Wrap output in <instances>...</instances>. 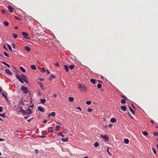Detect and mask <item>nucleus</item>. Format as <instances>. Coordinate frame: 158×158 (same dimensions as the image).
<instances>
[{"label": "nucleus", "mask_w": 158, "mask_h": 158, "mask_svg": "<svg viewBox=\"0 0 158 158\" xmlns=\"http://www.w3.org/2000/svg\"><path fill=\"white\" fill-rule=\"evenodd\" d=\"M78 88L80 89L81 91H84L85 92L86 91V88L85 86L81 84H78Z\"/></svg>", "instance_id": "nucleus-1"}, {"label": "nucleus", "mask_w": 158, "mask_h": 158, "mask_svg": "<svg viewBox=\"0 0 158 158\" xmlns=\"http://www.w3.org/2000/svg\"><path fill=\"white\" fill-rule=\"evenodd\" d=\"M16 110L18 113H21L22 114H24L25 110L21 107L19 106L16 108Z\"/></svg>", "instance_id": "nucleus-2"}, {"label": "nucleus", "mask_w": 158, "mask_h": 158, "mask_svg": "<svg viewBox=\"0 0 158 158\" xmlns=\"http://www.w3.org/2000/svg\"><path fill=\"white\" fill-rule=\"evenodd\" d=\"M23 93L25 94H27L28 92V89L27 87L24 86H22L21 87V89Z\"/></svg>", "instance_id": "nucleus-3"}, {"label": "nucleus", "mask_w": 158, "mask_h": 158, "mask_svg": "<svg viewBox=\"0 0 158 158\" xmlns=\"http://www.w3.org/2000/svg\"><path fill=\"white\" fill-rule=\"evenodd\" d=\"M22 34L24 36V37L26 39H30V38H28V34L25 32V31H23L22 32Z\"/></svg>", "instance_id": "nucleus-4"}, {"label": "nucleus", "mask_w": 158, "mask_h": 158, "mask_svg": "<svg viewBox=\"0 0 158 158\" xmlns=\"http://www.w3.org/2000/svg\"><path fill=\"white\" fill-rule=\"evenodd\" d=\"M32 113V111L31 109L28 108L27 111L25 110L24 114H26L27 115H29L31 114Z\"/></svg>", "instance_id": "nucleus-5"}, {"label": "nucleus", "mask_w": 158, "mask_h": 158, "mask_svg": "<svg viewBox=\"0 0 158 158\" xmlns=\"http://www.w3.org/2000/svg\"><path fill=\"white\" fill-rule=\"evenodd\" d=\"M16 76L19 81H20L22 83H23L24 82L22 80L21 77L19 74H17Z\"/></svg>", "instance_id": "nucleus-6"}, {"label": "nucleus", "mask_w": 158, "mask_h": 158, "mask_svg": "<svg viewBox=\"0 0 158 158\" xmlns=\"http://www.w3.org/2000/svg\"><path fill=\"white\" fill-rule=\"evenodd\" d=\"M101 137L102 138L104 139L106 141H108L109 137L108 136H107V135H101Z\"/></svg>", "instance_id": "nucleus-7"}, {"label": "nucleus", "mask_w": 158, "mask_h": 158, "mask_svg": "<svg viewBox=\"0 0 158 158\" xmlns=\"http://www.w3.org/2000/svg\"><path fill=\"white\" fill-rule=\"evenodd\" d=\"M8 8L9 9V12L10 13H12L13 11V8L11 6H9Z\"/></svg>", "instance_id": "nucleus-8"}, {"label": "nucleus", "mask_w": 158, "mask_h": 158, "mask_svg": "<svg viewBox=\"0 0 158 158\" xmlns=\"http://www.w3.org/2000/svg\"><path fill=\"white\" fill-rule=\"evenodd\" d=\"M5 72L8 75H11L12 74V72L10 71V70H5Z\"/></svg>", "instance_id": "nucleus-9"}, {"label": "nucleus", "mask_w": 158, "mask_h": 158, "mask_svg": "<svg viewBox=\"0 0 158 158\" xmlns=\"http://www.w3.org/2000/svg\"><path fill=\"white\" fill-rule=\"evenodd\" d=\"M38 110L40 111V112L42 113H44V111L42 107H41L40 106H38Z\"/></svg>", "instance_id": "nucleus-10"}, {"label": "nucleus", "mask_w": 158, "mask_h": 158, "mask_svg": "<svg viewBox=\"0 0 158 158\" xmlns=\"http://www.w3.org/2000/svg\"><path fill=\"white\" fill-rule=\"evenodd\" d=\"M120 108L124 112L126 110L127 107L125 106H121Z\"/></svg>", "instance_id": "nucleus-11"}, {"label": "nucleus", "mask_w": 158, "mask_h": 158, "mask_svg": "<svg viewBox=\"0 0 158 158\" xmlns=\"http://www.w3.org/2000/svg\"><path fill=\"white\" fill-rule=\"evenodd\" d=\"M55 115L56 113L55 112H52L51 114H48V117H50L51 116H53V117H54L55 116Z\"/></svg>", "instance_id": "nucleus-12"}, {"label": "nucleus", "mask_w": 158, "mask_h": 158, "mask_svg": "<svg viewBox=\"0 0 158 158\" xmlns=\"http://www.w3.org/2000/svg\"><path fill=\"white\" fill-rule=\"evenodd\" d=\"M116 119L114 118H112L110 120V122L111 123H114V122H116Z\"/></svg>", "instance_id": "nucleus-13"}, {"label": "nucleus", "mask_w": 158, "mask_h": 158, "mask_svg": "<svg viewBox=\"0 0 158 158\" xmlns=\"http://www.w3.org/2000/svg\"><path fill=\"white\" fill-rule=\"evenodd\" d=\"M52 127H49L48 129V131L49 132H53V130L52 129Z\"/></svg>", "instance_id": "nucleus-14"}, {"label": "nucleus", "mask_w": 158, "mask_h": 158, "mask_svg": "<svg viewBox=\"0 0 158 158\" xmlns=\"http://www.w3.org/2000/svg\"><path fill=\"white\" fill-rule=\"evenodd\" d=\"M90 82L93 84H96V80L94 79L93 78H91L90 80Z\"/></svg>", "instance_id": "nucleus-15"}, {"label": "nucleus", "mask_w": 158, "mask_h": 158, "mask_svg": "<svg viewBox=\"0 0 158 158\" xmlns=\"http://www.w3.org/2000/svg\"><path fill=\"white\" fill-rule=\"evenodd\" d=\"M61 140L64 142L68 141V137H67L66 138H62Z\"/></svg>", "instance_id": "nucleus-16"}, {"label": "nucleus", "mask_w": 158, "mask_h": 158, "mask_svg": "<svg viewBox=\"0 0 158 158\" xmlns=\"http://www.w3.org/2000/svg\"><path fill=\"white\" fill-rule=\"evenodd\" d=\"M124 142L126 144H128L129 142V140L128 139H124Z\"/></svg>", "instance_id": "nucleus-17"}, {"label": "nucleus", "mask_w": 158, "mask_h": 158, "mask_svg": "<svg viewBox=\"0 0 158 158\" xmlns=\"http://www.w3.org/2000/svg\"><path fill=\"white\" fill-rule=\"evenodd\" d=\"M129 108L130 109V111L133 114H135L134 111L133 110V109L131 108V107L129 106Z\"/></svg>", "instance_id": "nucleus-18"}, {"label": "nucleus", "mask_w": 158, "mask_h": 158, "mask_svg": "<svg viewBox=\"0 0 158 158\" xmlns=\"http://www.w3.org/2000/svg\"><path fill=\"white\" fill-rule=\"evenodd\" d=\"M142 133L145 136H147L148 135V134L147 131H144L142 132Z\"/></svg>", "instance_id": "nucleus-19"}, {"label": "nucleus", "mask_w": 158, "mask_h": 158, "mask_svg": "<svg viewBox=\"0 0 158 158\" xmlns=\"http://www.w3.org/2000/svg\"><path fill=\"white\" fill-rule=\"evenodd\" d=\"M74 100V98L73 97H69V100L70 102H72Z\"/></svg>", "instance_id": "nucleus-20"}, {"label": "nucleus", "mask_w": 158, "mask_h": 158, "mask_svg": "<svg viewBox=\"0 0 158 158\" xmlns=\"http://www.w3.org/2000/svg\"><path fill=\"white\" fill-rule=\"evenodd\" d=\"M60 126L59 125H56V130H57V131H60Z\"/></svg>", "instance_id": "nucleus-21"}, {"label": "nucleus", "mask_w": 158, "mask_h": 158, "mask_svg": "<svg viewBox=\"0 0 158 158\" xmlns=\"http://www.w3.org/2000/svg\"><path fill=\"white\" fill-rule=\"evenodd\" d=\"M25 49L28 52H29L31 51L30 48L28 47H25Z\"/></svg>", "instance_id": "nucleus-22"}, {"label": "nucleus", "mask_w": 158, "mask_h": 158, "mask_svg": "<svg viewBox=\"0 0 158 158\" xmlns=\"http://www.w3.org/2000/svg\"><path fill=\"white\" fill-rule=\"evenodd\" d=\"M55 76H54L53 74H51V75L49 77V79L50 80H51L54 77H55Z\"/></svg>", "instance_id": "nucleus-23"}, {"label": "nucleus", "mask_w": 158, "mask_h": 158, "mask_svg": "<svg viewBox=\"0 0 158 158\" xmlns=\"http://www.w3.org/2000/svg\"><path fill=\"white\" fill-rule=\"evenodd\" d=\"M2 63L4 65H6L8 67V68H11L10 67V65H9L8 64H7L6 63L3 62H2Z\"/></svg>", "instance_id": "nucleus-24"}, {"label": "nucleus", "mask_w": 158, "mask_h": 158, "mask_svg": "<svg viewBox=\"0 0 158 158\" xmlns=\"http://www.w3.org/2000/svg\"><path fill=\"white\" fill-rule=\"evenodd\" d=\"M70 69H73L74 68V65H70L69 66Z\"/></svg>", "instance_id": "nucleus-25"}, {"label": "nucleus", "mask_w": 158, "mask_h": 158, "mask_svg": "<svg viewBox=\"0 0 158 158\" xmlns=\"http://www.w3.org/2000/svg\"><path fill=\"white\" fill-rule=\"evenodd\" d=\"M102 85L100 83H98L97 85V87L99 89H101L102 87Z\"/></svg>", "instance_id": "nucleus-26"}, {"label": "nucleus", "mask_w": 158, "mask_h": 158, "mask_svg": "<svg viewBox=\"0 0 158 158\" xmlns=\"http://www.w3.org/2000/svg\"><path fill=\"white\" fill-rule=\"evenodd\" d=\"M46 101V100L45 99H41L40 102L42 103H44Z\"/></svg>", "instance_id": "nucleus-27"}, {"label": "nucleus", "mask_w": 158, "mask_h": 158, "mask_svg": "<svg viewBox=\"0 0 158 158\" xmlns=\"http://www.w3.org/2000/svg\"><path fill=\"white\" fill-rule=\"evenodd\" d=\"M152 151L155 154H156V151L155 149L154 148H152Z\"/></svg>", "instance_id": "nucleus-28"}, {"label": "nucleus", "mask_w": 158, "mask_h": 158, "mask_svg": "<svg viewBox=\"0 0 158 158\" xmlns=\"http://www.w3.org/2000/svg\"><path fill=\"white\" fill-rule=\"evenodd\" d=\"M12 35L14 38L16 39L17 38V34H13Z\"/></svg>", "instance_id": "nucleus-29"}, {"label": "nucleus", "mask_w": 158, "mask_h": 158, "mask_svg": "<svg viewBox=\"0 0 158 158\" xmlns=\"http://www.w3.org/2000/svg\"><path fill=\"white\" fill-rule=\"evenodd\" d=\"M31 69H36V67L35 65H32L31 66Z\"/></svg>", "instance_id": "nucleus-30"}, {"label": "nucleus", "mask_w": 158, "mask_h": 158, "mask_svg": "<svg viewBox=\"0 0 158 158\" xmlns=\"http://www.w3.org/2000/svg\"><path fill=\"white\" fill-rule=\"evenodd\" d=\"M91 103V102L90 101H87L86 102V104L88 105H90Z\"/></svg>", "instance_id": "nucleus-31"}, {"label": "nucleus", "mask_w": 158, "mask_h": 158, "mask_svg": "<svg viewBox=\"0 0 158 158\" xmlns=\"http://www.w3.org/2000/svg\"><path fill=\"white\" fill-rule=\"evenodd\" d=\"M4 24L6 26H7L9 24V23L5 21L4 22Z\"/></svg>", "instance_id": "nucleus-32"}, {"label": "nucleus", "mask_w": 158, "mask_h": 158, "mask_svg": "<svg viewBox=\"0 0 158 158\" xmlns=\"http://www.w3.org/2000/svg\"><path fill=\"white\" fill-rule=\"evenodd\" d=\"M7 46L8 47V48H9V50H10V51H12V49L11 47L10 46V45L8 44H7Z\"/></svg>", "instance_id": "nucleus-33"}, {"label": "nucleus", "mask_w": 158, "mask_h": 158, "mask_svg": "<svg viewBox=\"0 0 158 158\" xmlns=\"http://www.w3.org/2000/svg\"><path fill=\"white\" fill-rule=\"evenodd\" d=\"M87 111L89 112H91L93 111V110L90 108H88V109Z\"/></svg>", "instance_id": "nucleus-34"}, {"label": "nucleus", "mask_w": 158, "mask_h": 158, "mask_svg": "<svg viewBox=\"0 0 158 158\" xmlns=\"http://www.w3.org/2000/svg\"><path fill=\"white\" fill-rule=\"evenodd\" d=\"M99 144L98 143L96 142L95 143L94 145L95 147H97L98 146H99Z\"/></svg>", "instance_id": "nucleus-35"}, {"label": "nucleus", "mask_w": 158, "mask_h": 158, "mask_svg": "<svg viewBox=\"0 0 158 158\" xmlns=\"http://www.w3.org/2000/svg\"><path fill=\"white\" fill-rule=\"evenodd\" d=\"M0 116L2 117L3 118L5 117V114H0Z\"/></svg>", "instance_id": "nucleus-36"}, {"label": "nucleus", "mask_w": 158, "mask_h": 158, "mask_svg": "<svg viewBox=\"0 0 158 158\" xmlns=\"http://www.w3.org/2000/svg\"><path fill=\"white\" fill-rule=\"evenodd\" d=\"M3 53L5 56H7L8 57L9 56V54L8 53H6V52H4Z\"/></svg>", "instance_id": "nucleus-37"}, {"label": "nucleus", "mask_w": 158, "mask_h": 158, "mask_svg": "<svg viewBox=\"0 0 158 158\" xmlns=\"http://www.w3.org/2000/svg\"><path fill=\"white\" fill-rule=\"evenodd\" d=\"M121 102L123 104H125L126 102L125 100L123 99L121 100Z\"/></svg>", "instance_id": "nucleus-38"}, {"label": "nucleus", "mask_w": 158, "mask_h": 158, "mask_svg": "<svg viewBox=\"0 0 158 158\" xmlns=\"http://www.w3.org/2000/svg\"><path fill=\"white\" fill-rule=\"evenodd\" d=\"M11 46L12 47V48L13 49H15V44H14L12 43L11 44Z\"/></svg>", "instance_id": "nucleus-39"}, {"label": "nucleus", "mask_w": 158, "mask_h": 158, "mask_svg": "<svg viewBox=\"0 0 158 158\" xmlns=\"http://www.w3.org/2000/svg\"><path fill=\"white\" fill-rule=\"evenodd\" d=\"M64 68L65 69H69V66L66 65H64Z\"/></svg>", "instance_id": "nucleus-40"}, {"label": "nucleus", "mask_w": 158, "mask_h": 158, "mask_svg": "<svg viewBox=\"0 0 158 158\" xmlns=\"http://www.w3.org/2000/svg\"><path fill=\"white\" fill-rule=\"evenodd\" d=\"M153 135L155 136L158 135V132H154Z\"/></svg>", "instance_id": "nucleus-41"}, {"label": "nucleus", "mask_w": 158, "mask_h": 158, "mask_svg": "<svg viewBox=\"0 0 158 158\" xmlns=\"http://www.w3.org/2000/svg\"><path fill=\"white\" fill-rule=\"evenodd\" d=\"M109 148H107V152H108V153L110 155H111V154H110V152H109Z\"/></svg>", "instance_id": "nucleus-42"}, {"label": "nucleus", "mask_w": 158, "mask_h": 158, "mask_svg": "<svg viewBox=\"0 0 158 158\" xmlns=\"http://www.w3.org/2000/svg\"><path fill=\"white\" fill-rule=\"evenodd\" d=\"M47 70H41V72L43 73H45Z\"/></svg>", "instance_id": "nucleus-43"}, {"label": "nucleus", "mask_w": 158, "mask_h": 158, "mask_svg": "<svg viewBox=\"0 0 158 158\" xmlns=\"http://www.w3.org/2000/svg\"><path fill=\"white\" fill-rule=\"evenodd\" d=\"M15 18L16 19H18V20H20L21 19L20 18H18L16 16H15Z\"/></svg>", "instance_id": "nucleus-44"}, {"label": "nucleus", "mask_w": 158, "mask_h": 158, "mask_svg": "<svg viewBox=\"0 0 158 158\" xmlns=\"http://www.w3.org/2000/svg\"><path fill=\"white\" fill-rule=\"evenodd\" d=\"M2 95L3 97H4L5 98V97H6V95L5 94L3 93H2Z\"/></svg>", "instance_id": "nucleus-45"}, {"label": "nucleus", "mask_w": 158, "mask_h": 158, "mask_svg": "<svg viewBox=\"0 0 158 158\" xmlns=\"http://www.w3.org/2000/svg\"><path fill=\"white\" fill-rule=\"evenodd\" d=\"M121 96L123 98H124V99H125V100H127V98H126V97H125V96H123V95H121Z\"/></svg>", "instance_id": "nucleus-46"}, {"label": "nucleus", "mask_w": 158, "mask_h": 158, "mask_svg": "<svg viewBox=\"0 0 158 158\" xmlns=\"http://www.w3.org/2000/svg\"><path fill=\"white\" fill-rule=\"evenodd\" d=\"M44 86V85H42V84H41L40 85V88L42 89H43V87Z\"/></svg>", "instance_id": "nucleus-47"}, {"label": "nucleus", "mask_w": 158, "mask_h": 158, "mask_svg": "<svg viewBox=\"0 0 158 158\" xmlns=\"http://www.w3.org/2000/svg\"><path fill=\"white\" fill-rule=\"evenodd\" d=\"M58 135H62V133L61 132H59L57 134Z\"/></svg>", "instance_id": "nucleus-48"}, {"label": "nucleus", "mask_w": 158, "mask_h": 158, "mask_svg": "<svg viewBox=\"0 0 158 158\" xmlns=\"http://www.w3.org/2000/svg\"><path fill=\"white\" fill-rule=\"evenodd\" d=\"M35 152L36 154H37L38 153V150L37 149H35Z\"/></svg>", "instance_id": "nucleus-49"}, {"label": "nucleus", "mask_w": 158, "mask_h": 158, "mask_svg": "<svg viewBox=\"0 0 158 158\" xmlns=\"http://www.w3.org/2000/svg\"><path fill=\"white\" fill-rule=\"evenodd\" d=\"M2 106H0V112H2Z\"/></svg>", "instance_id": "nucleus-50"}, {"label": "nucleus", "mask_w": 158, "mask_h": 158, "mask_svg": "<svg viewBox=\"0 0 158 158\" xmlns=\"http://www.w3.org/2000/svg\"><path fill=\"white\" fill-rule=\"evenodd\" d=\"M108 127H112V124H109L108 125Z\"/></svg>", "instance_id": "nucleus-51"}, {"label": "nucleus", "mask_w": 158, "mask_h": 158, "mask_svg": "<svg viewBox=\"0 0 158 158\" xmlns=\"http://www.w3.org/2000/svg\"><path fill=\"white\" fill-rule=\"evenodd\" d=\"M23 80H24V81L26 83H28V82H27V80L25 79L24 78L23 79Z\"/></svg>", "instance_id": "nucleus-52"}, {"label": "nucleus", "mask_w": 158, "mask_h": 158, "mask_svg": "<svg viewBox=\"0 0 158 158\" xmlns=\"http://www.w3.org/2000/svg\"><path fill=\"white\" fill-rule=\"evenodd\" d=\"M29 118V116H27V117H24V118H25V119H27L28 118Z\"/></svg>", "instance_id": "nucleus-53"}, {"label": "nucleus", "mask_w": 158, "mask_h": 158, "mask_svg": "<svg viewBox=\"0 0 158 158\" xmlns=\"http://www.w3.org/2000/svg\"><path fill=\"white\" fill-rule=\"evenodd\" d=\"M40 137H41V138H45V137H46L45 136H43V135H42V136H40Z\"/></svg>", "instance_id": "nucleus-54"}, {"label": "nucleus", "mask_w": 158, "mask_h": 158, "mask_svg": "<svg viewBox=\"0 0 158 158\" xmlns=\"http://www.w3.org/2000/svg\"><path fill=\"white\" fill-rule=\"evenodd\" d=\"M48 121L46 120H44V121L43 122L44 123H46Z\"/></svg>", "instance_id": "nucleus-55"}, {"label": "nucleus", "mask_w": 158, "mask_h": 158, "mask_svg": "<svg viewBox=\"0 0 158 158\" xmlns=\"http://www.w3.org/2000/svg\"><path fill=\"white\" fill-rule=\"evenodd\" d=\"M77 109H79V110H80V111H81V108L80 107H77Z\"/></svg>", "instance_id": "nucleus-56"}, {"label": "nucleus", "mask_w": 158, "mask_h": 158, "mask_svg": "<svg viewBox=\"0 0 158 158\" xmlns=\"http://www.w3.org/2000/svg\"><path fill=\"white\" fill-rule=\"evenodd\" d=\"M53 96L54 97L56 98L57 97V95L56 94H53Z\"/></svg>", "instance_id": "nucleus-57"}, {"label": "nucleus", "mask_w": 158, "mask_h": 158, "mask_svg": "<svg viewBox=\"0 0 158 158\" xmlns=\"http://www.w3.org/2000/svg\"><path fill=\"white\" fill-rule=\"evenodd\" d=\"M55 66H58V64L57 63H56L55 64Z\"/></svg>", "instance_id": "nucleus-58"}, {"label": "nucleus", "mask_w": 158, "mask_h": 158, "mask_svg": "<svg viewBox=\"0 0 158 158\" xmlns=\"http://www.w3.org/2000/svg\"><path fill=\"white\" fill-rule=\"evenodd\" d=\"M4 140L3 139L0 138V141H3Z\"/></svg>", "instance_id": "nucleus-59"}, {"label": "nucleus", "mask_w": 158, "mask_h": 158, "mask_svg": "<svg viewBox=\"0 0 158 158\" xmlns=\"http://www.w3.org/2000/svg\"><path fill=\"white\" fill-rule=\"evenodd\" d=\"M20 69H25L24 68H23V67L21 66L20 67Z\"/></svg>", "instance_id": "nucleus-60"}, {"label": "nucleus", "mask_w": 158, "mask_h": 158, "mask_svg": "<svg viewBox=\"0 0 158 158\" xmlns=\"http://www.w3.org/2000/svg\"><path fill=\"white\" fill-rule=\"evenodd\" d=\"M11 67L14 69H16V68L14 66L12 65Z\"/></svg>", "instance_id": "nucleus-61"}, {"label": "nucleus", "mask_w": 158, "mask_h": 158, "mask_svg": "<svg viewBox=\"0 0 158 158\" xmlns=\"http://www.w3.org/2000/svg\"><path fill=\"white\" fill-rule=\"evenodd\" d=\"M3 48L5 49L6 50H7V49L6 48V47H5V45H4V46L3 47Z\"/></svg>", "instance_id": "nucleus-62"}, {"label": "nucleus", "mask_w": 158, "mask_h": 158, "mask_svg": "<svg viewBox=\"0 0 158 158\" xmlns=\"http://www.w3.org/2000/svg\"><path fill=\"white\" fill-rule=\"evenodd\" d=\"M15 29H17V28H18V27L17 26H16L15 27Z\"/></svg>", "instance_id": "nucleus-63"}, {"label": "nucleus", "mask_w": 158, "mask_h": 158, "mask_svg": "<svg viewBox=\"0 0 158 158\" xmlns=\"http://www.w3.org/2000/svg\"><path fill=\"white\" fill-rule=\"evenodd\" d=\"M40 79L41 81H43L44 80V79H43L40 78Z\"/></svg>", "instance_id": "nucleus-64"}]
</instances>
